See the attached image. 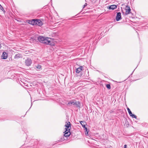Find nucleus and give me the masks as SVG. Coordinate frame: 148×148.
<instances>
[{
  "label": "nucleus",
  "instance_id": "f257e3e1",
  "mask_svg": "<svg viewBox=\"0 0 148 148\" xmlns=\"http://www.w3.org/2000/svg\"><path fill=\"white\" fill-rule=\"evenodd\" d=\"M68 105L75 106L77 107H79L80 106L79 101H76L75 100H72L69 101L68 103Z\"/></svg>",
  "mask_w": 148,
  "mask_h": 148
},
{
  "label": "nucleus",
  "instance_id": "f03ea898",
  "mask_svg": "<svg viewBox=\"0 0 148 148\" xmlns=\"http://www.w3.org/2000/svg\"><path fill=\"white\" fill-rule=\"evenodd\" d=\"M51 39L50 38L48 37L45 38V39H44V41L43 42V43L50 45L51 44Z\"/></svg>",
  "mask_w": 148,
  "mask_h": 148
},
{
  "label": "nucleus",
  "instance_id": "7ed1b4c3",
  "mask_svg": "<svg viewBox=\"0 0 148 148\" xmlns=\"http://www.w3.org/2000/svg\"><path fill=\"white\" fill-rule=\"evenodd\" d=\"M124 10L125 11V15L131 13V10L130 7L128 6H126L124 9Z\"/></svg>",
  "mask_w": 148,
  "mask_h": 148
},
{
  "label": "nucleus",
  "instance_id": "20e7f679",
  "mask_svg": "<svg viewBox=\"0 0 148 148\" xmlns=\"http://www.w3.org/2000/svg\"><path fill=\"white\" fill-rule=\"evenodd\" d=\"M65 130L66 131H70L71 128V124L69 122H66L65 125Z\"/></svg>",
  "mask_w": 148,
  "mask_h": 148
},
{
  "label": "nucleus",
  "instance_id": "39448f33",
  "mask_svg": "<svg viewBox=\"0 0 148 148\" xmlns=\"http://www.w3.org/2000/svg\"><path fill=\"white\" fill-rule=\"evenodd\" d=\"M32 61L30 58H27L25 60V64L28 66H30L32 64Z\"/></svg>",
  "mask_w": 148,
  "mask_h": 148
},
{
  "label": "nucleus",
  "instance_id": "423d86ee",
  "mask_svg": "<svg viewBox=\"0 0 148 148\" xmlns=\"http://www.w3.org/2000/svg\"><path fill=\"white\" fill-rule=\"evenodd\" d=\"M29 23L31 25H36V19H32L29 21Z\"/></svg>",
  "mask_w": 148,
  "mask_h": 148
},
{
  "label": "nucleus",
  "instance_id": "0eeeda50",
  "mask_svg": "<svg viewBox=\"0 0 148 148\" xmlns=\"http://www.w3.org/2000/svg\"><path fill=\"white\" fill-rule=\"evenodd\" d=\"M121 13L119 12L117 14L116 16V20L117 21H119L121 19Z\"/></svg>",
  "mask_w": 148,
  "mask_h": 148
},
{
  "label": "nucleus",
  "instance_id": "6e6552de",
  "mask_svg": "<svg viewBox=\"0 0 148 148\" xmlns=\"http://www.w3.org/2000/svg\"><path fill=\"white\" fill-rule=\"evenodd\" d=\"M45 39V37L42 36H40L38 38V39L40 42L43 43V42Z\"/></svg>",
  "mask_w": 148,
  "mask_h": 148
},
{
  "label": "nucleus",
  "instance_id": "1a4fd4ad",
  "mask_svg": "<svg viewBox=\"0 0 148 148\" xmlns=\"http://www.w3.org/2000/svg\"><path fill=\"white\" fill-rule=\"evenodd\" d=\"M65 133L64 134V136L67 137H69L71 134V133L70 131H66V130L64 132Z\"/></svg>",
  "mask_w": 148,
  "mask_h": 148
},
{
  "label": "nucleus",
  "instance_id": "9d476101",
  "mask_svg": "<svg viewBox=\"0 0 148 148\" xmlns=\"http://www.w3.org/2000/svg\"><path fill=\"white\" fill-rule=\"evenodd\" d=\"M8 56L6 52H3L2 56V59H6L8 57Z\"/></svg>",
  "mask_w": 148,
  "mask_h": 148
},
{
  "label": "nucleus",
  "instance_id": "9b49d317",
  "mask_svg": "<svg viewBox=\"0 0 148 148\" xmlns=\"http://www.w3.org/2000/svg\"><path fill=\"white\" fill-rule=\"evenodd\" d=\"M43 23L40 20L36 19V25L40 26L42 25Z\"/></svg>",
  "mask_w": 148,
  "mask_h": 148
},
{
  "label": "nucleus",
  "instance_id": "f8f14e48",
  "mask_svg": "<svg viewBox=\"0 0 148 148\" xmlns=\"http://www.w3.org/2000/svg\"><path fill=\"white\" fill-rule=\"evenodd\" d=\"M83 67L82 66H81L76 69V72L77 73H79L82 70Z\"/></svg>",
  "mask_w": 148,
  "mask_h": 148
},
{
  "label": "nucleus",
  "instance_id": "ddd939ff",
  "mask_svg": "<svg viewBox=\"0 0 148 148\" xmlns=\"http://www.w3.org/2000/svg\"><path fill=\"white\" fill-rule=\"evenodd\" d=\"M117 8V6L115 5H112L109 7V9L114 10L116 9Z\"/></svg>",
  "mask_w": 148,
  "mask_h": 148
},
{
  "label": "nucleus",
  "instance_id": "4468645a",
  "mask_svg": "<svg viewBox=\"0 0 148 148\" xmlns=\"http://www.w3.org/2000/svg\"><path fill=\"white\" fill-rule=\"evenodd\" d=\"M21 55L19 54H17L15 55L14 56V58L15 59L19 58L21 57Z\"/></svg>",
  "mask_w": 148,
  "mask_h": 148
},
{
  "label": "nucleus",
  "instance_id": "2eb2a0df",
  "mask_svg": "<svg viewBox=\"0 0 148 148\" xmlns=\"http://www.w3.org/2000/svg\"><path fill=\"white\" fill-rule=\"evenodd\" d=\"M80 123L82 125V127L84 128L85 127H86L85 125V124L84 123H85V122H82V121H80Z\"/></svg>",
  "mask_w": 148,
  "mask_h": 148
},
{
  "label": "nucleus",
  "instance_id": "dca6fc26",
  "mask_svg": "<svg viewBox=\"0 0 148 148\" xmlns=\"http://www.w3.org/2000/svg\"><path fill=\"white\" fill-rule=\"evenodd\" d=\"M127 109L130 115H131V114H132V113L131 111H130V109L128 108H127Z\"/></svg>",
  "mask_w": 148,
  "mask_h": 148
},
{
  "label": "nucleus",
  "instance_id": "f3484780",
  "mask_svg": "<svg viewBox=\"0 0 148 148\" xmlns=\"http://www.w3.org/2000/svg\"><path fill=\"white\" fill-rule=\"evenodd\" d=\"M30 42H34L36 41V40L33 38H31L30 40Z\"/></svg>",
  "mask_w": 148,
  "mask_h": 148
},
{
  "label": "nucleus",
  "instance_id": "a211bd4d",
  "mask_svg": "<svg viewBox=\"0 0 148 148\" xmlns=\"http://www.w3.org/2000/svg\"><path fill=\"white\" fill-rule=\"evenodd\" d=\"M36 68L38 69H40L41 68V66L40 65H38L36 66Z\"/></svg>",
  "mask_w": 148,
  "mask_h": 148
},
{
  "label": "nucleus",
  "instance_id": "6ab92c4d",
  "mask_svg": "<svg viewBox=\"0 0 148 148\" xmlns=\"http://www.w3.org/2000/svg\"><path fill=\"white\" fill-rule=\"evenodd\" d=\"M130 115V116H132L133 118H134L136 119L137 118L136 116L134 114H131V115Z\"/></svg>",
  "mask_w": 148,
  "mask_h": 148
},
{
  "label": "nucleus",
  "instance_id": "aec40b11",
  "mask_svg": "<svg viewBox=\"0 0 148 148\" xmlns=\"http://www.w3.org/2000/svg\"><path fill=\"white\" fill-rule=\"evenodd\" d=\"M106 87L108 88V89H110V84H107L106 85Z\"/></svg>",
  "mask_w": 148,
  "mask_h": 148
},
{
  "label": "nucleus",
  "instance_id": "412c9836",
  "mask_svg": "<svg viewBox=\"0 0 148 148\" xmlns=\"http://www.w3.org/2000/svg\"><path fill=\"white\" fill-rule=\"evenodd\" d=\"M85 134L87 136L88 135V131H85Z\"/></svg>",
  "mask_w": 148,
  "mask_h": 148
},
{
  "label": "nucleus",
  "instance_id": "4be33fe9",
  "mask_svg": "<svg viewBox=\"0 0 148 148\" xmlns=\"http://www.w3.org/2000/svg\"><path fill=\"white\" fill-rule=\"evenodd\" d=\"M84 130H85V131H88L87 128V127H84Z\"/></svg>",
  "mask_w": 148,
  "mask_h": 148
},
{
  "label": "nucleus",
  "instance_id": "5701e85b",
  "mask_svg": "<svg viewBox=\"0 0 148 148\" xmlns=\"http://www.w3.org/2000/svg\"><path fill=\"white\" fill-rule=\"evenodd\" d=\"M87 5V4L86 3H85V4L84 5L83 8H84Z\"/></svg>",
  "mask_w": 148,
  "mask_h": 148
},
{
  "label": "nucleus",
  "instance_id": "b1692460",
  "mask_svg": "<svg viewBox=\"0 0 148 148\" xmlns=\"http://www.w3.org/2000/svg\"><path fill=\"white\" fill-rule=\"evenodd\" d=\"M126 147H127V145H125L124 146V148H126Z\"/></svg>",
  "mask_w": 148,
  "mask_h": 148
},
{
  "label": "nucleus",
  "instance_id": "393cba45",
  "mask_svg": "<svg viewBox=\"0 0 148 148\" xmlns=\"http://www.w3.org/2000/svg\"><path fill=\"white\" fill-rule=\"evenodd\" d=\"M122 12L124 14V12H123V10H122Z\"/></svg>",
  "mask_w": 148,
  "mask_h": 148
},
{
  "label": "nucleus",
  "instance_id": "a878e982",
  "mask_svg": "<svg viewBox=\"0 0 148 148\" xmlns=\"http://www.w3.org/2000/svg\"><path fill=\"white\" fill-rule=\"evenodd\" d=\"M0 7L1 8H2V9H3V8H2V6H1V5H0Z\"/></svg>",
  "mask_w": 148,
  "mask_h": 148
},
{
  "label": "nucleus",
  "instance_id": "bb28decb",
  "mask_svg": "<svg viewBox=\"0 0 148 148\" xmlns=\"http://www.w3.org/2000/svg\"><path fill=\"white\" fill-rule=\"evenodd\" d=\"M1 45L0 44V49H1Z\"/></svg>",
  "mask_w": 148,
  "mask_h": 148
}]
</instances>
